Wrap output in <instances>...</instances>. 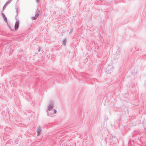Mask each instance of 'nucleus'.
<instances>
[{"label": "nucleus", "mask_w": 146, "mask_h": 146, "mask_svg": "<svg viewBox=\"0 0 146 146\" xmlns=\"http://www.w3.org/2000/svg\"><path fill=\"white\" fill-rule=\"evenodd\" d=\"M18 8H16L13 11V13L14 14L16 15L17 16V14L18 13Z\"/></svg>", "instance_id": "obj_1"}, {"label": "nucleus", "mask_w": 146, "mask_h": 146, "mask_svg": "<svg viewBox=\"0 0 146 146\" xmlns=\"http://www.w3.org/2000/svg\"><path fill=\"white\" fill-rule=\"evenodd\" d=\"M19 22L18 21H17L15 23V30H17L18 29L19 26Z\"/></svg>", "instance_id": "obj_2"}, {"label": "nucleus", "mask_w": 146, "mask_h": 146, "mask_svg": "<svg viewBox=\"0 0 146 146\" xmlns=\"http://www.w3.org/2000/svg\"><path fill=\"white\" fill-rule=\"evenodd\" d=\"M37 133L38 136H39L40 135L41 132V129L40 128H38L37 130Z\"/></svg>", "instance_id": "obj_3"}, {"label": "nucleus", "mask_w": 146, "mask_h": 146, "mask_svg": "<svg viewBox=\"0 0 146 146\" xmlns=\"http://www.w3.org/2000/svg\"><path fill=\"white\" fill-rule=\"evenodd\" d=\"M2 15L4 18V21H5L6 23H7V19L6 17H5L4 14L3 13H2Z\"/></svg>", "instance_id": "obj_4"}, {"label": "nucleus", "mask_w": 146, "mask_h": 146, "mask_svg": "<svg viewBox=\"0 0 146 146\" xmlns=\"http://www.w3.org/2000/svg\"><path fill=\"white\" fill-rule=\"evenodd\" d=\"M38 16H39L38 14L37 13V14H36L35 15V17H33V19L34 20L36 19H37V18L38 17Z\"/></svg>", "instance_id": "obj_5"}, {"label": "nucleus", "mask_w": 146, "mask_h": 146, "mask_svg": "<svg viewBox=\"0 0 146 146\" xmlns=\"http://www.w3.org/2000/svg\"><path fill=\"white\" fill-rule=\"evenodd\" d=\"M53 106L52 105H50L49 106L48 110H51L53 108Z\"/></svg>", "instance_id": "obj_6"}, {"label": "nucleus", "mask_w": 146, "mask_h": 146, "mask_svg": "<svg viewBox=\"0 0 146 146\" xmlns=\"http://www.w3.org/2000/svg\"><path fill=\"white\" fill-rule=\"evenodd\" d=\"M56 110H54V113H56Z\"/></svg>", "instance_id": "obj_7"}]
</instances>
